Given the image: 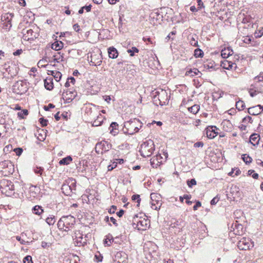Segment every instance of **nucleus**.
<instances>
[{"label":"nucleus","mask_w":263,"mask_h":263,"mask_svg":"<svg viewBox=\"0 0 263 263\" xmlns=\"http://www.w3.org/2000/svg\"><path fill=\"white\" fill-rule=\"evenodd\" d=\"M203 143L201 141L197 142L194 144L195 147H202L203 146Z\"/></svg>","instance_id":"obj_57"},{"label":"nucleus","mask_w":263,"mask_h":263,"mask_svg":"<svg viewBox=\"0 0 263 263\" xmlns=\"http://www.w3.org/2000/svg\"><path fill=\"white\" fill-rule=\"evenodd\" d=\"M14 151L16 153L17 156H20L23 153V149L22 148H16L14 149Z\"/></svg>","instance_id":"obj_54"},{"label":"nucleus","mask_w":263,"mask_h":263,"mask_svg":"<svg viewBox=\"0 0 263 263\" xmlns=\"http://www.w3.org/2000/svg\"><path fill=\"white\" fill-rule=\"evenodd\" d=\"M32 212L34 214L40 215L44 212V210L41 206L36 205L32 208Z\"/></svg>","instance_id":"obj_27"},{"label":"nucleus","mask_w":263,"mask_h":263,"mask_svg":"<svg viewBox=\"0 0 263 263\" xmlns=\"http://www.w3.org/2000/svg\"><path fill=\"white\" fill-rule=\"evenodd\" d=\"M162 203L161 200H156V201H152L151 208L155 210H158L161 206Z\"/></svg>","instance_id":"obj_26"},{"label":"nucleus","mask_w":263,"mask_h":263,"mask_svg":"<svg viewBox=\"0 0 263 263\" xmlns=\"http://www.w3.org/2000/svg\"><path fill=\"white\" fill-rule=\"evenodd\" d=\"M245 106V103L242 101H238L236 103V107L239 110L243 109Z\"/></svg>","instance_id":"obj_32"},{"label":"nucleus","mask_w":263,"mask_h":263,"mask_svg":"<svg viewBox=\"0 0 263 263\" xmlns=\"http://www.w3.org/2000/svg\"><path fill=\"white\" fill-rule=\"evenodd\" d=\"M200 73V71L197 68L190 69L185 72V76L194 77Z\"/></svg>","instance_id":"obj_22"},{"label":"nucleus","mask_w":263,"mask_h":263,"mask_svg":"<svg viewBox=\"0 0 263 263\" xmlns=\"http://www.w3.org/2000/svg\"><path fill=\"white\" fill-rule=\"evenodd\" d=\"M243 42L246 44H249L251 42V39L250 37L248 36H246L245 37L244 40H243Z\"/></svg>","instance_id":"obj_64"},{"label":"nucleus","mask_w":263,"mask_h":263,"mask_svg":"<svg viewBox=\"0 0 263 263\" xmlns=\"http://www.w3.org/2000/svg\"><path fill=\"white\" fill-rule=\"evenodd\" d=\"M25 235H26V232H22L20 236H15L16 239L22 245H29L32 241L25 240Z\"/></svg>","instance_id":"obj_15"},{"label":"nucleus","mask_w":263,"mask_h":263,"mask_svg":"<svg viewBox=\"0 0 263 263\" xmlns=\"http://www.w3.org/2000/svg\"><path fill=\"white\" fill-rule=\"evenodd\" d=\"M114 241V238L111 235L108 234L106 236V239L104 241V243L107 246H110L111 242Z\"/></svg>","instance_id":"obj_30"},{"label":"nucleus","mask_w":263,"mask_h":263,"mask_svg":"<svg viewBox=\"0 0 263 263\" xmlns=\"http://www.w3.org/2000/svg\"><path fill=\"white\" fill-rule=\"evenodd\" d=\"M102 122V121H98V119H97V120H95L93 122V123H92V125L93 126H99L101 125V122Z\"/></svg>","instance_id":"obj_61"},{"label":"nucleus","mask_w":263,"mask_h":263,"mask_svg":"<svg viewBox=\"0 0 263 263\" xmlns=\"http://www.w3.org/2000/svg\"><path fill=\"white\" fill-rule=\"evenodd\" d=\"M82 233L80 231H76L73 236V239L75 240V242L80 238V237H82Z\"/></svg>","instance_id":"obj_39"},{"label":"nucleus","mask_w":263,"mask_h":263,"mask_svg":"<svg viewBox=\"0 0 263 263\" xmlns=\"http://www.w3.org/2000/svg\"><path fill=\"white\" fill-rule=\"evenodd\" d=\"M127 51L131 57H133L135 53L139 52V49L136 47H133L131 49H128Z\"/></svg>","instance_id":"obj_34"},{"label":"nucleus","mask_w":263,"mask_h":263,"mask_svg":"<svg viewBox=\"0 0 263 263\" xmlns=\"http://www.w3.org/2000/svg\"><path fill=\"white\" fill-rule=\"evenodd\" d=\"M226 62L228 64V67H224V68L227 69H232V67H233V65L234 64L233 63H232V62L227 61Z\"/></svg>","instance_id":"obj_62"},{"label":"nucleus","mask_w":263,"mask_h":263,"mask_svg":"<svg viewBox=\"0 0 263 263\" xmlns=\"http://www.w3.org/2000/svg\"><path fill=\"white\" fill-rule=\"evenodd\" d=\"M40 123L42 125V126L45 127L47 125L48 120L44 119V118H41L39 119Z\"/></svg>","instance_id":"obj_47"},{"label":"nucleus","mask_w":263,"mask_h":263,"mask_svg":"<svg viewBox=\"0 0 263 263\" xmlns=\"http://www.w3.org/2000/svg\"><path fill=\"white\" fill-rule=\"evenodd\" d=\"M203 55V52L201 49L199 48H197L194 50V56L196 58H201L202 57Z\"/></svg>","instance_id":"obj_31"},{"label":"nucleus","mask_w":263,"mask_h":263,"mask_svg":"<svg viewBox=\"0 0 263 263\" xmlns=\"http://www.w3.org/2000/svg\"><path fill=\"white\" fill-rule=\"evenodd\" d=\"M204 67L208 69H212L214 67V62L213 61H211L209 63L204 64Z\"/></svg>","instance_id":"obj_41"},{"label":"nucleus","mask_w":263,"mask_h":263,"mask_svg":"<svg viewBox=\"0 0 263 263\" xmlns=\"http://www.w3.org/2000/svg\"><path fill=\"white\" fill-rule=\"evenodd\" d=\"M183 198L186 200V203L187 204H189V205H191V204L192 203V202L189 200V199H191V195H183Z\"/></svg>","instance_id":"obj_50"},{"label":"nucleus","mask_w":263,"mask_h":263,"mask_svg":"<svg viewBox=\"0 0 263 263\" xmlns=\"http://www.w3.org/2000/svg\"><path fill=\"white\" fill-rule=\"evenodd\" d=\"M116 210L117 206L115 205H112L111 207L108 210V212L110 214H114L115 213Z\"/></svg>","instance_id":"obj_55"},{"label":"nucleus","mask_w":263,"mask_h":263,"mask_svg":"<svg viewBox=\"0 0 263 263\" xmlns=\"http://www.w3.org/2000/svg\"><path fill=\"white\" fill-rule=\"evenodd\" d=\"M242 122H248L252 123L253 122V120H252V118L250 116H247V117H245L244 118H243Z\"/></svg>","instance_id":"obj_53"},{"label":"nucleus","mask_w":263,"mask_h":263,"mask_svg":"<svg viewBox=\"0 0 263 263\" xmlns=\"http://www.w3.org/2000/svg\"><path fill=\"white\" fill-rule=\"evenodd\" d=\"M118 124L116 122H112L109 127L110 133L115 136L118 133Z\"/></svg>","instance_id":"obj_20"},{"label":"nucleus","mask_w":263,"mask_h":263,"mask_svg":"<svg viewBox=\"0 0 263 263\" xmlns=\"http://www.w3.org/2000/svg\"><path fill=\"white\" fill-rule=\"evenodd\" d=\"M168 96L165 90L160 89L155 92L153 102L156 105H165L168 104Z\"/></svg>","instance_id":"obj_2"},{"label":"nucleus","mask_w":263,"mask_h":263,"mask_svg":"<svg viewBox=\"0 0 263 263\" xmlns=\"http://www.w3.org/2000/svg\"><path fill=\"white\" fill-rule=\"evenodd\" d=\"M76 258H78V256H74L73 258H68L65 261V263H77Z\"/></svg>","instance_id":"obj_44"},{"label":"nucleus","mask_w":263,"mask_h":263,"mask_svg":"<svg viewBox=\"0 0 263 263\" xmlns=\"http://www.w3.org/2000/svg\"><path fill=\"white\" fill-rule=\"evenodd\" d=\"M233 53V50L231 47H228L222 49L221 51V55L223 58H227Z\"/></svg>","instance_id":"obj_18"},{"label":"nucleus","mask_w":263,"mask_h":263,"mask_svg":"<svg viewBox=\"0 0 263 263\" xmlns=\"http://www.w3.org/2000/svg\"><path fill=\"white\" fill-rule=\"evenodd\" d=\"M186 184L189 187H192L193 185H195L197 184V182L195 179H192L191 180H187L186 181Z\"/></svg>","instance_id":"obj_37"},{"label":"nucleus","mask_w":263,"mask_h":263,"mask_svg":"<svg viewBox=\"0 0 263 263\" xmlns=\"http://www.w3.org/2000/svg\"><path fill=\"white\" fill-rule=\"evenodd\" d=\"M43 171H44V168L41 167H36L34 169V173L36 174H39L40 175H41L42 174Z\"/></svg>","instance_id":"obj_45"},{"label":"nucleus","mask_w":263,"mask_h":263,"mask_svg":"<svg viewBox=\"0 0 263 263\" xmlns=\"http://www.w3.org/2000/svg\"><path fill=\"white\" fill-rule=\"evenodd\" d=\"M138 122V120L134 119L133 121L125 123V126L127 127L128 132L129 134H133L139 132V128L136 126V123Z\"/></svg>","instance_id":"obj_10"},{"label":"nucleus","mask_w":263,"mask_h":263,"mask_svg":"<svg viewBox=\"0 0 263 263\" xmlns=\"http://www.w3.org/2000/svg\"><path fill=\"white\" fill-rule=\"evenodd\" d=\"M28 114V111L27 109H24L21 111L18 112V116L21 118L23 119L25 116Z\"/></svg>","instance_id":"obj_40"},{"label":"nucleus","mask_w":263,"mask_h":263,"mask_svg":"<svg viewBox=\"0 0 263 263\" xmlns=\"http://www.w3.org/2000/svg\"><path fill=\"white\" fill-rule=\"evenodd\" d=\"M54 107H55V106L53 104L50 103L47 106H44V109L46 111H48L51 108H53Z\"/></svg>","instance_id":"obj_52"},{"label":"nucleus","mask_w":263,"mask_h":263,"mask_svg":"<svg viewBox=\"0 0 263 263\" xmlns=\"http://www.w3.org/2000/svg\"><path fill=\"white\" fill-rule=\"evenodd\" d=\"M117 166V162L114 161L112 164L109 165L107 167L108 171H112L114 168H116Z\"/></svg>","instance_id":"obj_49"},{"label":"nucleus","mask_w":263,"mask_h":263,"mask_svg":"<svg viewBox=\"0 0 263 263\" xmlns=\"http://www.w3.org/2000/svg\"><path fill=\"white\" fill-rule=\"evenodd\" d=\"M63 43L61 41H56L51 45V48L55 51H58L63 47Z\"/></svg>","instance_id":"obj_21"},{"label":"nucleus","mask_w":263,"mask_h":263,"mask_svg":"<svg viewBox=\"0 0 263 263\" xmlns=\"http://www.w3.org/2000/svg\"><path fill=\"white\" fill-rule=\"evenodd\" d=\"M62 193L66 196H71L76 191V181L74 179L70 178L66 180L62 186Z\"/></svg>","instance_id":"obj_3"},{"label":"nucleus","mask_w":263,"mask_h":263,"mask_svg":"<svg viewBox=\"0 0 263 263\" xmlns=\"http://www.w3.org/2000/svg\"><path fill=\"white\" fill-rule=\"evenodd\" d=\"M133 221V227L141 231L146 230L148 228L150 223L148 219L139 217L137 215L134 217Z\"/></svg>","instance_id":"obj_5"},{"label":"nucleus","mask_w":263,"mask_h":263,"mask_svg":"<svg viewBox=\"0 0 263 263\" xmlns=\"http://www.w3.org/2000/svg\"><path fill=\"white\" fill-rule=\"evenodd\" d=\"M260 136L257 134H253L250 137V142L254 146L258 144Z\"/></svg>","instance_id":"obj_16"},{"label":"nucleus","mask_w":263,"mask_h":263,"mask_svg":"<svg viewBox=\"0 0 263 263\" xmlns=\"http://www.w3.org/2000/svg\"><path fill=\"white\" fill-rule=\"evenodd\" d=\"M249 175H252V177L254 179H257L258 178V174L257 173H254V171L253 170H249L248 172Z\"/></svg>","instance_id":"obj_42"},{"label":"nucleus","mask_w":263,"mask_h":263,"mask_svg":"<svg viewBox=\"0 0 263 263\" xmlns=\"http://www.w3.org/2000/svg\"><path fill=\"white\" fill-rule=\"evenodd\" d=\"M22 52H23L22 49H17L13 53V54L14 56H17V55H20V54H21L22 53Z\"/></svg>","instance_id":"obj_59"},{"label":"nucleus","mask_w":263,"mask_h":263,"mask_svg":"<svg viewBox=\"0 0 263 263\" xmlns=\"http://www.w3.org/2000/svg\"><path fill=\"white\" fill-rule=\"evenodd\" d=\"M0 166L3 168H4L5 167H13V165L12 164L11 162L9 161H4L2 162V163H0Z\"/></svg>","instance_id":"obj_35"},{"label":"nucleus","mask_w":263,"mask_h":263,"mask_svg":"<svg viewBox=\"0 0 263 263\" xmlns=\"http://www.w3.org/2000/svg\"><path fill=\"white\" fill-rule=\"evenodd\" d=\"M53 61L57 63H60L64 60V53H61L60 52H58L53 55Z\"/></svg>","instance_id":"obj_25"},{"label":"nucleus","mask_w":263,"mask_h":263,"mask_svg":"<svg viewBox=\"0 0 263 263\" xmlns=\"http://www.w3.org/2000/svg\"><path fill=\"white\" fill-rule=\"evenodd\" d=\"M263 110V106L261 105H258L255 106L250 107L248 109V113L253 116H256L261 112Z\"/></svg>","instance_id":"obj_14"},{"label":"nucleus","mask_w":263,"mask_h":263,"mask_svg":"<svg viewBox=\"0 0 263 263\" xmlns=\"http://www.w3.org/2000/svg\"><path fill=\"white\" fill-rule=\"evenodd\" d=\"M14 14L12 13H6L2 15V21L4 22V24L6 28L9 29L11 27V20Z\"/></svg>","instance_id":"obj_11"},{"label":"nucleus","mask_w":263,"mask_h":263,"mask_svg":"<svg viewBox=\"0 0 263 263\" xmlns=\"http://www.w3.org/2000/svg\"><path fill=\"white\" fill-rule=\"evenodd\" d=\"M72 161V158L70 156H68L59 161L60 165H68Z\"/></svg>","instance_id":"obj_23"},{"label":"nucleus","mask_w":263,"mask_h":263,"mask_svg":"<svg viewBox=\"0 0 263 263\" xmlns=\"http://www.w3.org/2000/svg\"><path fill=\"white\" fill-rule=\"evenodd\" d=\"M108 56L110 58L116 59L118 56V50L114 47H110L108 49Z\"/></svg>","instance_id":"obj_17"},{"label":"nucleus","mask_w":263,"mask_h":263,"mask_svg":"<svg viewBox=\"0 0 263 263\" xmlns=\"http://www.w3.org/2000/svg\"><path fill=\"white\" fill-rule=\"evenodd\" d=\"M242 159L246 164L250 163L252 160V159L247 154L242 155Z\"/></svg>","instance_id":"obj_33"},{"label":"nucleus","mask_w":263,"mask_h":263,"mask_svg":"<svg viewBox=\"0 0 263 263\" xmlns=\"http://www.w3.org/2000/svg\"><path fill=\"white\" fill-rule=\"evenodd\" d=\"M87 235H85V237H83L82 240H80L79 241V244L78 245V246H84L85 245H86L87 243Z\"/></svg>","instance_id":"obj_46"},{"label":"nucleus","mask_w":263,"mask_h":263,"mask_svg":"<svg viewBox=\"0 0 263 263\" xmlns=\"http://www.w3.org/2000/svg\"><path fill=\"white\" fill-rule=\"evenodd\" d=\"M155 150V145L152 140L144 142L140 149L141 155L144 158L151 156Z\"/></svg>","instance_id":"obj_4"},{"label":"nucleus","mask_w":263,"mask_h":263,"mask_svg":"<svg viewBox=\"0 0 263 263\" xmlns=\"http://www.w3.org/2000/svg\"><path fill=\"white\" fill-rule=\"evenodd\" d=\"M24 263H33L32 260V257L30 255L26 256L23 260Z\"/></svg>","instance_id":"obj_48"},{"label":"nucleus","mask_w":263,"mask_h":263,"mask_svg":"<svg viewBox=\"0 0 263 263\" xmlns=\"http://www.w3.org/2000/svg\"><path fill=\"white\" fill-rule=\"evenodd\" d=\"M56 221L55 217L54 215H49V217H48L46 219V222L49 225H53L54 223Z\"/></svg>","instance_id":"obj_29"},{"label":"nucleus","mask_w":263,"mask_h":263,"mask_svg":"<svg viewBox=\"0 0 263 263\" xmlns=\"http://www.w3.org/2000/svg\"><path fill=\"white\" fill-rule=\"evenodd\" d=\"M188 39L190 41V44L191 45L195 46V47L198 46V41H197L198 37L196 35H192L191 36H189L188 37Z\"/></svg>","instance_id":"obj_24"},{"label":"nucleus","mask_w":263,"mask_h":263,"mask_svg":"<svg viewBox=\"0 0 263 263\" xmlns=\"http://www.w3.org/2000/svg\"><path fill=\"white\" fill-rule=\"evenodd\" d=\"M76 219L71 215L63 216L58 222V227L60 230L68 231L75 224Z\"/></svg>","instance_id":"obj_1"},{"label":"nucleus","mask_w":263,"mask_h":263,"mask_svg":"<svg viewBox=\"0 0 263 263\" xmlns=\"http://www.w3.org/2000/svg\"><path fill=\"white\" fill-rule=\"evenodd\" d=\"M218 200H219V198L217 197V196H216V197H214V198H213L212 200L211 201V204L212 205H215L217 203Z\"/></svg>","instance_id":"obj_60"},{"label":"nucleus","mask_w":263,"mask_h":263,"mask_svg":"<svg viewBox=\"0 0 263 263\" xmlns=\"http://www.w3.org/2000/svg\"><path fill=\"white\" fill-rule=\"evenodd\" d=\"M201 206V203L199 201H197L196 202L195 205L193 206V210L194 211H196L198 209V208L200 207Z\"/></svg>","instance_id":"obj_56"},{"label":"nucleus","mask_w":263,"mask_h":263,"mask_svg":"<svg viewBox=\"0 0 263 263\" xmlns=\"http://www.w3.org/2000/svg\"><path fill=\"white\" fill-rule=\"evenodd\" d=\"M200 109V106L198 105H194L193 106L189 107L188 110L193 113L194 115L196 114Z\"/></svg>","instance_id":"obj_28"},{"label":"nucleus","mask_w":263,"mask_h":263,"mask_svg":"<svg viewBox=\"0 0 263 263\" xmlns=\"http://www.w3.org/2000/svg\"><path fill=\"white\" fill-rule=\"evenodd\" d=\"M132 199L133 200L137 201L138 204L137 206H139L140 204V202L141 200V199L140 198V195L138 194H135L133 195Z\"/></svg>","instance_id":"obj_43"},{"label":"nucleus","mask_w":263,"mask_h":263,"mask_svg":"<svg viewBox=\"0 0 263 263\" xmlns=\"http://www.w3.org/2000/svg\"><path fill=\"white\" fill-rule=\"evenodd\" d=\"M14 189V185L11 181L6 179L1 181L0 191L3 194L6 196H10Z\"/></svg>","instance_id":"obj_6"},{"label":"nucleus","mask_w":263,"mask_h":263,"mask_svg":"<svg viewBox=\"0 0 263 263\" xmlns=\"http://www.w3.org/2000/svg\"><path fill=\"white\" fill-rule=\"evenodd\" d=\"M218 128L215 126H210L206 128V134L208 138L210 139L214 138L218 134L216 132Z\"/></svg>","instance_id":"obj_13"},{"label":"nucleus","mask_w":263,"mask_h":263,"mask_svg":"<svg viewBox=\"0 0 263 263\" xmlns=\"http://www.w3.org/2000/svg\"><path fill=\"white\" fill-rule=\"evenodd\" d=\"M33 33H34V32L31 29L26 30V34H27V35L28 36V40H29L31 38H33V36H32Z\"/></svg>","instance_id":"obj_51"},{"label":"nucleus","mask_w":263,"mask_h":263,"mask_svg":"<svg viewBox=\"0 0 263 263\" xmlns=\"http://www.w3.org/2000/svg\"><path fill=\"white\" fill-rule=\"evenodd\" d=\"M54 74H52V76L54 77L56 81L59 82L62 77V74L60 71H55Z\"/></svg>","instance_id":"obj_36"},{"label":"nucleus","mask_w":263,"mask_h":263,"mask_svg":"<svg viewBox=\"0 0 263 263\" xmlns=\"http://www.w3.org/2000/svg\"><path fill=\"white\" fill-rule=\"evenodd\" d=\"M28 90V85L26 81H16L12 86V91L14 93L22 95L25 93Z\"/></svg>","instance_id":"obj_7"},{"label":"nucleus","mask_w":263,"mask_h":263,"mask_svg":"<svg viewBox=\"0 0 263 263\" xmlns=\"http://www.w3.org/2000/svg\"><path fill=\"white\" fill-rule=\"evenodd\" d=\"M111 146L110 143L103 140L96 144L95 151L98 154H103V153L109 151L111 149Z\"/></svg>","instance_id":"obj_8"},{"label":"nucleus","mask_w":263,"mask_h":263,"mask_svg":"<svg viewBox=\"0 0 263 263\" xmlns=\"http://www.w3.org/2000/svg\"><path fill=\"white\" fill-rule=\"evenodd\" d=\"M73 28L76 32H79L80 30V26L78 24H75L73 26Z\"/></svg>","instance_id":"obj_63"},{"label":"nucleus","mask_w":263,"mask_h":263,"mask_svg":"<svg viewBox=\"0 0 263 263\" xmlns=\"http://www.w3.org/2000/svg\"><path fill=\"white\" fill-rule=\"evenodd\" d=\"M51 244L50 243L46 242L45 241H42L41 246L43 248H48L50 246Z\"/></svg>","instance_id":"obj_58"},{"label":"nucleus","mask_w":263,"mask_h":263,"mask_svg":"<svg viewBox=\"0 0 263 263\" xmlns=\"http://www.w3.org/2000/svg\"><path fill=\"white\" fill-rule=\"evenodd\" d=\"M237 247L240 250H247L252 248L253 245L250 240L243 238L238 242Z\"/></svg>","instance_id":"obj_9"},{"label":"nucleus","mask_w":263,"mask_h":263,"mask_svg":"<svg viewBox=\"0 0 263 263\" xmlns=\"http://www.w3.org/2000/svg\"><path fill=\"white\" fill-rule=\"evenodd\" d=\"M161 197L160 195L153 193L151 194V199L152 201H156V200H160Z\"/></svg>","instance_id":"obj_38"},{"label":"nucleus","mask_w":263,"mask_h":263,"mask_svg":"<svg viewBox=\"0 0 263 263\" xmlns=\"http://www.w3.org/2000/svg\"><path fill=\"white\" fill-rule=\"evenodd\" d=\"M114 260L115 263H127V254L123 252H118L115 254Z\"/></svg>","instance_id":"obj_12"},{"label":"nucleus","mask_w":263,"mask_h":263,"mask_svg":"<svg viewBox=\"0 0 263 263\" xmlns=\"http://www.w3.org/2000/svg\"><path fill=\"white\" fill-rule=\"evenodd\" d=\"M44 86L46 89L49 90H51L53 89V84L51 78H47L44 80Z\"/></svg>","instance_id":"obj_19"}]
</instances>
